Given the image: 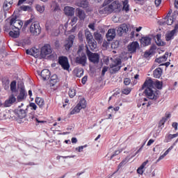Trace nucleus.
Segmentation results:
<instances>
[{"label": "nucleus", "instance_id": "nucleus-1", "mask_svg": "<svg viewBox=\"0 0 178 178\" xmlns=\"http://www.w3.org/2000/svg\"><path fill=\"white\" fill-rule=\"evenodd\" d=\"M154 86L156 88H158V90H162V82L159 81L154 82L151 79L146 80L142 86L143 90L146 87L145 94L149 99H157L158 97H159V91L156 90V89L154 88Z\"/></svg>", "mask_w": 178, "mask_h": 178}, {"label": "nucleus", "instance_id": "nucleus-2", "mask_svg": "<svg viewBox=\"0 0 178 178\" xmlns=\"http://www.w3.org/2000/svg\"><path fill=\"white\" fill-rule=\"evenodd\" d=\"M120 10H122V4L119 1H115L106 7H100L99 13L100 15H111L113 12H120Z\"/></svg>", "mask_w": 178, "mask_h": 178}, {"label": "nucleus", "instance_id": "nucleus-3", "mask_svg": "<svg viewBox=\"0 0 178 178\" xmlns=\"http://www.w3.org/2000/svg\"><path fill=\"white\" fill-rule=\"evenodd\" d=\"M76 63L81 65V66H86L87 63V56L83 50V46H79L77 51V56L75 58Z\"/></svg>", "mask_w": 178, "mask_h": 178}, {"label": "nucleus", "instance_id": "nucleus-4", "mask_svg": "<svg viewBox=\"0 0 178 178\" xmlns=\"http://www.w3.org/2000/svg\"><path fill=\"white\" fill-rule=\"evenodd\" d=\"M87 106L86 104V99H81L77 105L74 108L70 109V115H75V113H79L81 109H85Z\"/></svg>", "mask_w": 178, "mask_h": 178}, {"label": "nucleus", "instance_id": "nucleus-5", "mask_svg": "<svg viewBox=\"0 0 178 178\" xmlns=\"http://www.w3.org/2000/svg\"><path fill=\"white\" fill-rule=\"evenodd\" d=\"M10 26L12 30H20L23 26V22L16 17H13L10 19Z\"/></svg>", "mask_w": 178, "mask_h": 178}, {"label": "nucleus", "instance_id": "nucleus-6", "mask_svg": "<svg viewBox=\"0 0 178 178\" xmlns=\"http://www.w3.org/2000/svg\"><path fill=\"white\" fill-rule=\"evenodd\" d=\"M86 54L92 63H99V54L97 53H92L90 51L88 46L86 45Z\"/></svg>", "mask_w": 178, "mask_h": 178}, {"label": "nucleus", "instance_id": "nucleus-7", "mask_svg": "<svg viewBox=\"0 0 178 178\" xmlns=\"http://www.w3.org/2000/svg\"><path fill=\"white\" fill-rule=\"evenodd\" d=\"M29 31L33 35H40L41 34V26H40V24L33 22L30 26Z\"/></svg>", "mask_w": 178, "mask_h": 178}, {"label": "nucleus", "instance_id": "nucleus-8", "mask_svg": "<svg viewBox=\"0 0 178 178\" xmlns=\"http://www.w3.org/2000/svg\"><path fill=\"white\" fill-rule=\"evenodd\" d=\"M131 29H133V25L122 24L120 25L117 31L119 35H122L123 33H129V31H131Z\"/></svg>", "mask_w": 178, "mask_h": 178}, {"label": "nucleus", "instance_id": "nucleus-9", "mask_svg": "<svg viewBox=\"0 0 178 178\" xmlns=\"http://www.w3.org/2000/svg\"><path fill=\"white\" fill-rule=\"evenodd\" d=\"M58 63L64 70H69L70 65L69 64V60L67 57L61 56L58 58Z\"/></svg>", "mask_w": 178, "mask_h": 178}, {"label": "nucleus", "instance_id": "nucleus-10", "mask_svg": "<svg viewBox=\"0 0 178 178\" xmlns=\"http://www.w3.org/2000/svg\"><path fill=\"white\" fill-rule=\"evenodd\" d=\"M50 54H52V49L51 48V45L44 44L41 48V51H40V55L42 58H45L47 55H50Z\"/></svg>", "mask_w": 178, "mask_h": 178}, {"label": "nucleus", "instance_id": "nucleus-11", "mask_svg": "<svg viewBox=\"0 0 178 178\" xmlns=\"http://www.w3.org/2000/svg\"><path fill=\"white\" fill-rule=\"evenodd\" d=\"M120 65H122V61L120 60H115L113 63L110 65L111 73H116L120 70Z\"/></svg>", "mask_w": 178, "mask_h": 178}, {"label": "nucleus", "instance_id": "nucleus-12", "mask_svg": "<svg viewBox=\"0 0 178 178\" xmlns=\"http://www.w3.org/2000/svg\"><path fill=\"white\" fill-rule=\"evenodd\" d=\"M138 48H140V44H138V42H132L127 47V49L130 54H136Z\"/></svg>", "mask_w": 178, "mask_h": 178}, {"label": "nucleus", "instance_id": "nucleus-13", "mask_svg": "<svg viewBox=\"0 0 178 178\" xmlns=\"http://www.w3.org/2000/svg\"><path fill=\"white\" fill-rule=\"evenodd\" d=\"M50 87L53 88V90H56L58 88V83H59V79H58L57 74H54L50 78Z\"/></svg>", "mask_w": 178, "mask_h": 178}, {"label": "nucleus", "instance_id": "nucleus-14", "mask_svg": "<svg viewBox=\"0 0 178 178\" xmlns=\"http://www.w3.org/2000/svg\"><path fill=\"white\" fill-rule=\"evenodd\" d=\"M15 102H16V97H15V95L11 94L9 96L8 99L5 101L4 106L6 108L12 106V105H13V104H15Z\"/></svg>", "mask_w": 178, "mask_h": 178}, {"label": "nucleus", "instance_id": "nucleus-15", "mask_svg": "<svg viewBox=\"0 0 178 178\" xmlns=\"http://www.w3.org/2000/svg\"><path fill=\"white\" fill-rule=\"evenodd\" d=\"M38 74H39L44 81L48 80L49 77H51V72L47 69L42 70L41 72H38Z\"/></svg>", "mask_w": 178, "mask_h": 178}, {"label": "nucleus", "instance_id": "nucleus-16", "mask_svg": "<svg viewBox=\"0 0 178 178\" xmlns=\"http://www.w3.org/2000/svg\"><path fill=\"white\" fill-rule=\"evenodd\" d=\"M106 37L107 38V41H112L113 38L116 37V30L115 29H108Z\"/></svg>", "mask_w": 178, "mask_h": 178}, {"label": "nucleus", "instance_id": "nucleus-17", "mask_svg": "<svg viewBox=\"0 0 178 178\" xmlns=\"http://www.w3.org/2000/svg\"><path fill=\"white\" fill-rule=\"evenodd\" d=\"M27 97V92L23 88H21L19 90V94L18 95L17 99L18 102H22V101L26 99Z\"/></svg>", "mask_w": 178, "mask_h": 178}, {"label": "nucleus", "instance_id": "nucleus-18", "mask_svg": "<svg viewBox=\"0 0 178 178\" xmlns=\"http://www.w3.org/2000/svg\"><path fill=\"white\" fill-rule=\"evenodd\" d=\"M64 14L65 16H74V8L72 6H67L64 8Z\"/></svg>", "mask_w": 178, "mask_h": 178}, {"label": "nucleus", "instance_id": "nucleus-19", "mask_svg": "<svg viewBox=\"0 0 178 178\" xmlns=\"http://www.w3.org/2000/svg\"><path fill=\"white\" fill-rule=\"evenodd\" d=\"M86 42L88 44V47H89V49L91 51H94V49H97V42L94 39V37L88 40H86Z\"/></svg>", "mask_w": 178, "mask_h": 178}, {"label": "nucleus", "instance_id": "nucleus-20", "mask_svg": "<svg viewBox=\"0 0 178 178\" xmlns=\"http://www.w3.org/2000/svg\"><path fill=\"white\" fill-rule=\"evenodd\" d=\"M140 44L143 45V47H147V45L151 44V38L145 36L142 37L140 40Z\"/></svg>", "mask_w": 178, "mask_h": 178}, {"label": "nucleus", "instance_id": "nucleus-21", "mask_svg": "<svg viewBox=\"0 0 178 178\" xmlns=\"http://www.w3.org/2000/svg\"><path fill=\"white\" fill-rule=\"evenodd\" d=\"M13 5V0H5L3 6V10H9Z\"/></svg>", "mask_w": 178, "mask_h": 178}, {"label": "nucleus", "instance_id": "nucleus-22", "mask_svg": "<svg viewBox=\"0 0 178 178\" xmlns=\"http://www.w3.org/2000/svg\"><path fill=\"white\" fill-rule=\"evenodd\" d=\"M76 16L79 17L80 20H84L86 19V13L80 8H76Z\"/></svg>", "mask_w": 178, "mask_h": 178}, {"label": "nucleus", "instance_id": "nucleus-23", "mask_svg": "<svg viewBox=\"0 0 178 178\" xmlns=\"http://www.w3.org/2000/svg\"><path fill=\"white\" fill-rule=\"evenodd\" d=\"M76 5L79 8H88V1L87 0H80L76 3Z\"/></svg>", "mask_w": 178, "mask_h": 178}, {"label": "nucleus", "instance_id": "nucleus-24", "mask_svg": "<svg viewBox=\"0 0 178 178\" xmlns=\"http://www.w3.org/2000/svg\"><path fill=\"white\" fill-rule=\"evenodd\" d=\"M10 37L13 38H18L19 35H20V30L19 29H13L9 32Z\"/></svg>", "mask_w": 178, "mask_h": 178}, {"label": "nucleus", "instance_id": "nucleus-25", "mask_svg": "<svg viewBox=\"0 0 178 178\" xmlns=\"http://www.w3.org/2000/svg\"><path fill=\"white\" fill-rule=\"evenodd\" d=\"M73 37L74 36H70L68 41L65 45L66 51H69L72 47H73Z\"/></svg>", "mask_w": 178, "mask_h": 178}, {"label": "nucleus", "instance_id": "nucleus-26", "mask_svg": "<svg viewBox=\"0 0 178 178\" xmlns=\"http://www.w3.org/2000/svg\"><path fill=\"white\" fill-rule=\"evenodd\" d=\"M26 111L27 108H26L25 110L20 108L17 112L18 118H19V119H24L27 113Z\"/></svg>", "mask_w": 178, "mask_h": 178}, {"label": "nucleus", "instance_id": "nucleus-27", "mask_svg": "<svg viewBox=\"0 0 178 178\" xmlns=\"http://www.w3.org/2000/svg\"><path fill=\"white\" fill-rule=\"evenodd\" d=\"M168 56H169V53L165 52L163 56L161 57H159V58L156 59V62L158 63H162V62H166V60L168 59Z\"/></svg>", "mask_w": 178, "mask_h": 178}, {"label": "nucleus", "instance_id": "nucleus-28", "mask_svg": "<svg viewBox=\"0 0 178 178\" xmlns=\"http://www.w3.org/2000/svg\"><path fill=\"white\" fill-rule=\"evenodd\" d=\"M153 75L155 79H159L161 76H162V69L161 67H158L154 70Z\"/></svg>", "mask_w": 178, "mask_h": 178}, {"label": "nucleus", "instance_id": "nucleus-29", "mask_svg": "<svg viewBox=\"0 0 178 178\" xmlns=\"http://www.w3.org/2000/svg\"><path fill=\"white\" fill-rule=\"evenodd\" d=\"M122 9L124 10V12H129L130 10V5H129V0H124L122 1Z\"/></svg>", "mask_w": 178, "mask_h": 178}, {"label": "nucleus", "instance_id": "nucleus-30", "mask_svg": "<svg viewBox=\"0 0 178 178\" xmlns=\"http://www.w3.org/2000/svg\"><path fill=\"white\" fill-rule=\"evenodd\" d=\"M35 101V104L38 105L39 108H44V105H45L44 99L41 97H36Z\"/></svg>", "mask_w": 178, "mask_h": 178}, {"label": "nucleus", "instance_id": "nucleus-31", "mask_svg": "<svg viewBox=\"0 0 178 178\" xmlns=\"http://www.w3.org/2000/svg\"><path fill=\"white\" fill-rule=\"evenodd\" d=\"M176 33L175 31H171L168 33L166 34L165 35V40L166 41H170V40H173L175 35H176Z\"/></svg>", "mask_w": 178, "mask_h": 178}, {"label": "nucleus", "instance_id": "nucleus-32", "mask_svg": "<svg viewBox=\"0 0 178 178\" xmlns=\"http://www.w3.org/2000/svg\"><path fill=\"white\" fill-rule=\"evenodd\" d=\"M170 12L168 13L167 16L165 17L166 23L168 26H172L173 24L174 18L173 17L170 16Z\"/></svg>", "mask_w": 178, "mask_h": 178}, {"label": "nucleus", "instance_id": "nucleus-33", "mask_svg": "<svg viewBox=\"0 0 178 178\" xmlns=\"http://www.w3.org/2000/svg\"><path fill=\"white\" fill-rule=\"evenodd\" d=\"M156 44L158 45V47H163L165 45V43L162 40H161V35L158 34L156 36Z\"/></svg>", "mask_w": 178, "mask_h": 178}, {"label": "nucleus", "instance_id": "nucleus-34", "mask_svg": "<svg viewBox=\"0 0 178 178\" xmlns=\"http://www.w3.org/2000/svg\"><path fill=\"white\" fill-rule=\"evenodd\" d=\"M29 122H36L37 123H44V121L38 120V118H37L33 113L29 114Z\"/></svg>", "mask_w": 178, "mask_h": 178}, {"label": "nucleus", "instance_id": "nucleus-35", "mask_svg": "<svg viewBox=\"0 0 178 178\" xmlns=\"http://www.w3.org/2000/svg\"><path fill=\"white\" fill-rule=\"evenodd\" d=\"M94 37L97 42H101V41H102V35H101V33L95 32Z\"/></svg>", "mask_w": 178, "mask_h": 178}, {"label": "nucleus", "instance_id": "nucleus-36", "mask_svg": "<svg viewBox=\"0 0 178 178\" xmlns=\"http://www.w3.org/2000/svg\"><path fill=\"white\" fill-rule=\"evenodd\" d=\"M10 91L12 92H17V89H16V81H13L10 83Z\"/></svg>", "mask_w": 178, "mask_h": 178}, {"label": "nucleus", "instance_id": "nucleus-37", "mask_svg": "<svg viewBox=\"0 0 178 178\" xmlns=\"http://www.w3.org/2000/svg\"><path fill=\"white\" fill-rule=\"evenodd\" d=\"M85 36H86V41H88V40H90L93 38L92 34L88 30H86L85 31Z\"/></svg>", "mask_w": 178, "mask_h": 178}, {"label": "nucleus", "instance_id": "nucleus-38", "mask_svg": "<svg viewBox=\"0 0 178 178\" xmlns=\"http://www.w3.org/2000/svg\"><path fill=\"white\" fill-rule=\"evenodd\" d=\"M126 163H127V159H124L121 163H120V164L118 166V169L117 170L114 172L116 173L118 172H119V170H120V168L124 165H126Z\"/></svg>", "mask_w": 178, "mask_h": 178}, {"label": "nucleus", "instance_id": "nucleus-39", "mask_svg": "<svg viewBox=\"0 0 178 178\" xmlns=\"http://www.w3.org/2000/svg\"><path fill=\"white\" fill-rule=\"evenodd\" d=\"M68 95L70 98H74V97H76V90L73 88H70L68 91Z\"/></svg>", "mask_w": 178, "mask_h": 178}, {"label": "nucleus", "instance_id": "nucleus-40", "mask_svg": "<svg viewBox=\"0 0 178 178\" xmlns=\"http://www.w3.org/2000/svg\"><path fill=\"white\" fill-rule=\"evenodd\" d=\"M176 137H178V133L175 134H170L167 136V140L165 143H169L170 140H172V138H176Z\"/></svg>", "mask_w": 178, "mask_h": 178}, {"label": "nucleus", "instance_id": "nucleus-41", "mask_svg": "<svg viewBox=\"0 0 178 178\" xmlns=\"http://www.w3.org/2000/svg\"><path fill=\"white\" fill-rule=\"evenodd\" d=\"M20 9L24 10V12H31V7L30 6H22Z\"/></svg>", "mask_w": 178, "mask_h": 178}, {"label": "nucleus", "instance_id": "nucleus-42", "mask_svg": "<svg viewBox=\"0 0 178 178\" xmlns=\"http://www.w3.org/2000/svg\"><path fill=\"white\" fill-rule=\"evenodd\" d=\"M36 10L40 13H43L44 10H45V7L44 6L37 5Z\"/></svg>", "mask_w": 178, "mask_h": 178}, {"label": "nucleus", "instance_id": "nucleus-43", "mask_svg": "<svg viewBox=\"0 0 178 178\" xmlns=\"http://www.w3.org/2000/svg\"><path fill=\"white\" fill-rule=\"evenodd\" d=\"M122 94H125V95H129V92H131V88H125L122 91Z\"/></svg>", "mask_w": 178, "mask_h": 178}, {"label": "nucleus", "instance_id": "nucleus-44", "mask_svg": "<svg viewBox=\"0 0 178 178\" xmlns=\"http://www.w3.org/2000/svg\"><path fill=\"white\" fill-rule=\"evenodd\" d=\"M112 2H113V0H104L102 6H101V8H106V6H108L109 5V3H111Z\"/></svg>", "mask_w": 178, "mask_h": 178}, {"label": "nucleus", "instance_id": "nucleus-45", "mask_svg": "<svg viewBox=\"0 0 178 178\" xmlns=\"http://www.w3.org/2000/svg\"><path fill=\"white\" fill-rule=\"evenodd\" d=\"M122 151H123L122 149H118V150H115L113 155L111 156V159H113V158H115V156H116L117 155H119V154H120V152H122Z\"/></svg>", "mask_w": 178, "mask_h": 178}, {"label": "nucleus", "instance_id": "nucleus-46", "mask_svg": "<svg viewBox=\"0 0 178 178\" xmlns=\"http://www.w3.org/2000/svg\"><path fill=\"white\" fill-rule=\"evenodd\" d=\"M178 143V139L173 143V145L170 147L166 151H165V153L169 154V152H170V151H172L173 149V147L175 145H176V143Z\"/></svg>", "mask_w": 178, "mask_h": 178}, {"label": "nucleus", "instance_id": "nucleus-47", "mask_svg": "<svg viewBox=\"0 0 178 178\" xmlns=\"http://www.w3.org/2000/svg\"><path fill=\"white\" fill-rule=\"evenodd\" d=\"M178 143V139L173 143V145L170 147L166 151H165V153L169 154V152H170V151H172L173 149V147L175 145H176V143Z\"/></svg>", "mask_w": 178, "mask_h": 178}, {"label": "nucleus", "instance_id": "nucleus-48", "mask_svg": "<svg viewBox=\"0 0 178 178\" xmlns=\"http://www.w3.org/2000/svg\"><path fill=\"white\" fill-rule=\"evenodd\" d=\"M29 106L32 111H37V104L35 103H30Z\"/></svg>", "mask_w": 178, "mask_h": 178}, {"label": "nucleus", "instance_id": "nucleus-49", "mask_svg": "<svg viewBox=\"0 0 178 178\" xmlns=\"http://www.w3.org/2000/svg\"><path fill=\"white\" fill-rule=\"evenodd\" d=\"M84 74V70H79L76 73V77H81Z\"/></svg>", "mask_w": 178, "mask_h": 178}, {"label": "nucleus", "instance_id": "nucleus-50", "mask_svg": "<svg viewBox=\"0 0 178 178\" xmlns=\"http://www.w3.org/2000/svg\"><path fill=\"white\" fill-rule=\"evenodd\" d=\"M130 83H131V80H130L129 78H126L124 79V84H125V86H129Z\"/></svg>", "mask_w": 178, "mask_h": 178}, {"label": "nucleus", "instance_id": "nucleus-51", "mask_svg": "<svg viewBox=\"0 0 178 178\" xmlns=\"http://www.w3.org/2000/svg\"><path fill=\"white\" fill-rule=\"evenodd\" d=\"M77 17H74L72 19H71V25L73 26L74 24H76V23H77Z\"/></svg>", "mask_w": 178, "mask_h": 178}, {"label": "nucleus", "instance_id": "nucleus-52", "mask_svg": "<svg viewBox=\"0 0 178 178\" xmlns=\"http://www.w3.org/2000/svg\"><path fill=\"white\" fill-rule=\"evenodd\" d=\"M86 147H87V145L78 147H76L75 149H76V151H77L78 152H81V151H83V149H84V148H86Z\"/></svg>", "mask_w": 178, "mask_h": 178}, {"label": "nucleus", "instance_id": "nucleus-53", "mask_svg": "<svg viewBox=\"0 0 178 178\" xmlns=\"http://www.w3.org/2000/svg\"><path fill=\"white\" fill-rule=\"evenodd\" d=\"M166 155H168V153H166V152H165L164 154L161 155L159 156V158L157 159V162H159V161H162V159H163V158H165V156H166Z\"/></svg>", "mask_w": 178, "mask_h": 178}, {"label": "nucleus", "instance_id": "nucleus-54", "mask_svg": "<svg viewBox=\"0 0 178 178\" xmlns=\"http://www.w3.org/2000/svg\"><path fill=\"white\" fill-rule=\"evenodd\" d=\"M89 29L92 30V31H95V23H90L88 25Z\"/></svg>", "mask_w": 178, "mask_h": 178}, {"label": "nucleus", "instance_id": "nucleus-55", "mask_svg": "<svg viewBox=\"0 0 178 178\" xmlns=\"http://www.w3.org/2000/svg\"><path fill=\"white\" fill-rule=\"evenodd\" d=\"M166 122V118H163L159 122V127H161V126H163L165 124V122Z\"/></svg>", "mask_w": 178, "mask_h": 178}, {"label": "nucleus", "instance_id": "nucleus-56", "mask_svg": "<svg viewBox=\"0 0 178 178\" xmlns=\"http://www.w3.org/2000/svg\"><path fill=\"white\" fill-rule=\"evenodd\" d=\"M108 72V67H104L102 71V76H105V73Z\"/></svg>", "mask_w": 178, "mask_h": 178}, {"label": "nucleus", "instance_id": "nucleus-57", "mask_svg": "<svg viewBox=\"0 0 178 178\" xmlns=\"http://www.w3.org/2000/svg\"><path fill=\"white\" fill-rule=\"evenodd\" d=\"M143 169L144 168H141V166L138 168L137 172L138 173V175H143V173H144Z\"/></svg>", "mask_w": 178, "mask_h": 178}, {"label": "nucleus", "instance_id": "nucleus-58", "mask_svg": "<svg viewBox=\"0 0 178 178\" xmlns=\"http://www.w3.org/2000/svg\"><path fill=\"white\" fill-rule=\"evenodd\" d=\"M154 143H155V140L154 139H150L148 142H147V147H149V145L154 144Z\"/></svg>", "mask_w": 178, "mask_h": 178}, {"label": "nucleus", "instance_id": "nucleus-59", "mask_svg": "<svg viewBox=\"0 0 178 178\" xmlns=\"http://www.w3.org/2000/svg\"><path fill=\"white\" fill-rule=\"evenodd\" d=\"M162 2V0H155L154 1V3L156 5V6H159V5H161Z\"/></svg>", "mask_w": 178, "mask_h": 178}, {"label": "nucleus", "instance_id": "nucleus-60", "mask_svg": "<svg viewBox=\"0 0 178 178\" xmlns=\"http://www.w3.org/2000/svg\"><path fill=\"white\" fill-rule=\"evenodd\" d=\"M31 22H32V19H29V20H28V21H26V22L24 23V27H25V28L27 27V26H29V24L31 23Z\"/></svg>", "mask_w": 178, "mask_h": 178}, {"label": "nucleus", "instance_id": "nucleus-61", "mask_svg": "<svg viewBox=\"0 0 178 178\" xmlns=\"http://www.w3.org/2000/svg\"><path fill=\"white\" fill-rule=\"evenodd\" d=\"M87 79H88V76H85L82 78V83L83 84H85L86 83H87Z\"/></svg>", "mask_w": 178, "mask_h": 178}, {"label": "nucleus", "instance_id": "nucleus-62", "mask_svg": "<svg viewBox=\"0 0 178 178\" xmlns=\"http://www.w3.org/2000/svg\"><path fill=\"white\" fill-rule=\"evenodd\" d=\"M172 31H175L176 33L178 32V23H177L175 26V29L172 30Z\"/></svg>", "mask_w": 178, "mask_h": 178}, {"label": "nucleus", "instance_id": "nucleus-63", "mask_svg": "<svg viewBox=\"0 0 178 178\" xmlns=\"http://www.w3.org/2000/svg\"><path fill=\"white\" fill-rule=\"evenodd\" d=\"M172 126V127H174L175 130H177V126H178L177 122H173Z\"/></svg>", "mask_w": 178, "mask_h": 178}, {"label": "nucleus", "instance_id": "nucleus-64", "mask_svg": "<svg viewBox=\"0 0 178 178\" xmlns=\"http://www.w3.org/2000/svg\"><path fill=\"white\" fill-rule=\"evenodd\" d=\"M175 6L177 9H178V0H175Z\"/></svg>", "mask_w": 178, "mask_h": 178}]
</instances>
